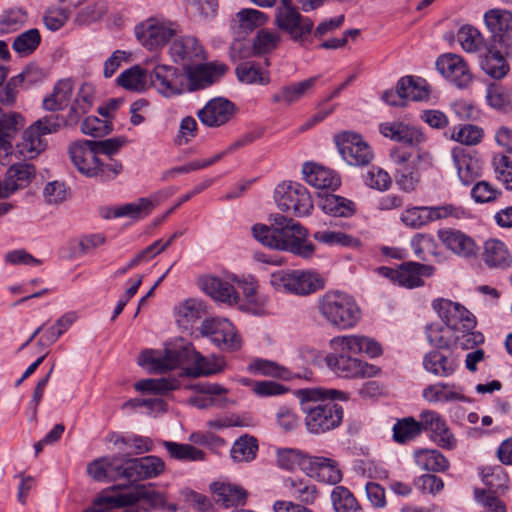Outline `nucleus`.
Returning <instances> with one entry per match:
<instances>
[{
    "label": "nucleus",
    "mask_w": 512,
    "mask_h": 512,
    "mask_svg": "<svg viewBox=\"0 0 512 512\" xmlns=\"http://www.w3.org/2000/svg\"><path fill=\"white\" fill-rule=\"evenodd\" d=\"M275 240L284 242L285 248H276L281 251H288L303 259H310L315 253V245L310 242L307 229L299 222L284 215L273 216Z\"/></svg>",
    "instance_id": "423d86ee"
},
{
    "label": "nucleus",
    "mask_w": 512,
    "mask_h": 512,
    "mask_svg": "<svg viewBox=\"0 0 512 512\" xmlns=\"http://www.w3.org/2000/svg\"><path fill=\"white\" fill-rule=\"evenodd\" d=\"M275 23L279 30L287 33L293 41H303L313 29V22L303 17L296 8L278 7Z\"/></svg>",
    "instance_id": "ddd939ff"
},
{
    "label": "nucleus",
    "mask_w": 512,
    "mask_h": 512,
    "mask_svg": "<svg viewBox=\"0 0 512 512\" xmlns=\"http://www.w3.org/2000/svg\"><path fill=\"white\" fill-rule=\"evenodd\" d=\"M423 365L426 371L441 377L452 375L457 367L454 359L446 357L438 351H432L425 355Z\"/></svg>",
    "instance_id": "58836bf2"
},
{
    "label": "nucleus",
    "mask_w": 512,
    "mask_h": 512,
    "mask_svg": "<svg viewBox=\"0 0 512 512\" xmlns=\"http://www.w3.org/2000/svg\"><path fill=\"white\" fill-rule=\"evenodd\" d=\"M416 464L423 470L442 472L449 467L448 460L436 449H420L414 454Z\"/></svg>",
    "instance_id": "a19ab883"
},
{
    "label": "nucleus",
    "mask_w": 512,
    "mask_h": 512,
    "mask_svg": "<svg viewBox=\"0 0 512 512\" xmlns=\"http://www.w3.org/2000/svg\"><path fill=\"white\" fill-rule=\"evenodd\" d=\"M322 208L325 213L335 217H349L355 212V205L352 201L333 194L325 197Z\"/></svg>",
    "instance_id": "5fc2aeb1"
},
{
    "label": "nucleus",
    "mask_w": 512,
    "mask_h": 512,
    "mask_svg": "<svg viewBox=\"0 0 512 512\" xmlns=\"http://www.w3.org/2000/svg\"><path fill=\"white\" fill-rule=\"evenodd\" d=\"M487 28L495 35L504 36L512 23V14L507 10L491 9L484 15Z\"/></svg>",
    "instance_id": "864d4df0"
},
{
    "label": "nucleus",
    "mask_w": 512,
    "mask_h": 512,
    "mask_svg": "<svg viewBox=\"0 0 512 512\" xmlns=\"http://www.w3.org/2000/svg\"><path fill=\"white\" fill-rule=\"evenodd\" d=\"M305 415L304 422L311 434H322L337 428L343 420V408L335 400H346L345 394L323 387L302 388L294 392Z\"/></svg>",
    "instance_id": "f03ea898"
},
{
    "label": "nucleus",
    "mask_w": 512,
    "mask_h": 512,
    "mask_svg": "<svg viewBox=\"0 0 512 512\" xmlns=\"http://www.w3.org/2000/svg\"><path fill=\"white\" fill-rule=\"evenodd\" d=\"M234 114V105L224 98L211 99L197 113L200 121L208 127H219L227 123Z\"/></svg>",
    "instance_id": "412c9836"
},
{
    "label": "nucleus",
    "mask_w": 512,
    "mask_h": 512,
    "mask_svg": "<svg viewBox=\"0 0 512 512\" xmlns=\"http://www.w3.org/2000/svg\"><path fill=\"white\" fill-rule=\"evenodd\" d=\"M318 314L338 330L354 328L361 319V309L353 296L340 290H329L317 299Z\"/></svg>",
    "instance_id": "20e7f679"
},
{
    "label": "nucleus",
    "mask_w": 512,
    "mask_h": 512,
    "mask_svg": "<svg viewBox=\"0 0 512 512\" xmlns=\"http://www.w3.org/2000/svg\"><path fill=\"white\" fill-rule=\"evenodd\" d=\"M398 89L405 97V103L408 100L423 101L429 97V86L422 78L406 76L398 81Z\"/></svg>",
    "instance_id": "ea45409f"
},
{
    "label": "nucleus",
    "mask_w": 512,
    "mask_h": 512,
    "mask_svg": "<svg viewBox=\"0 0 512 512\" xmlns=\"http://www.w3.org/2000/svg\"><path fill=\"white\" fill-rule=\"evenodd\" d=\"M138 364L155 372H165L185 365L186 373L193 377L212 375L222 371L221 364L210 362L188 343L173 344L166 347L164 353L144 350L138 357Z\"/></svg>",
    "instance_id": "7ed1b4c3"
},
{
    "label": "nucleus",
    "mask_w": 512,
    "mask_h": 512,
    "mask_svg": "<svg viewBox=\"0 0 512 512\" xmlns=\"http://www.w3.org/2000/svg\"><path fill=\"white\" fill-rule=\"evenodd\" d=\"M483 259L490 267L506 268L511 263L507 247L497 239H489L485 242Z\"/></svg>",
    "instance_id": "4c0bfd02"
},
{
    "label": "nucleus",
    "mask_w": 512,
    "mask_h": 512,
    "mask_svg": "<svg viewBox=\"0 0 512 512\" xmlns=\"http://www.w3.org/2000/svg\"><path fill=\"white\" fill-rule=\"evenodd\" d=\"M41 35L36 28L19 34L13 41L12 48L20 56L32 54L40 45Z\"/></svg>",
    "instance_id": "4d7b16f0"
},
{
    "label": "nucleus",
    "mask_w": 512,
    "mask_h": 512,
    "mask_svg": "<svg viewBox=\"0 0 512 512\" xmlns=\"http://www.w3.org/2000/svg\"><path fill=\"white\" fill-rule=\"evenodd\" d=\"M421 434L419 422L413 417L398 420L393 427V438L398 443H406Z\"/></svg>",
    "instance_id": "bf43d9fd"
},
{
    "label": "nucleus",
    "mask_w": 512,
    "mask_h": 512,
    "mask_svg": "<svg viewBox=\"0 0 512 512\" xmlns=\"http://www.w3.org/2000/svg\"><path fill=\"white\" fill-rule=\"evenodd\" d=\"M70 157L77 170L89 177L96 176L100 170V160L91 140L74 142L69 149Z\"/></svg>",
    "instance_id": "a211bd4d"
},
{
    "label": "nucleus",
    "mask_w": 512,
    "mask_h": 512,
    "mask_svg": "<svg viewBox=\"0 0 512 512\" xmlns=\"http://www.w3.org/2000/svg\"><path fill=\"white\" fill-rule=\"evenodd\" d=\"M35 175V168L29 163L11 165L0 181V196L10 197L18 189L27 186Z\"/></svg>",
    "instance_id": "aec40b11"
},
{
    "label": "nucleus",
    "mask_w": 512,
    "mask_h": 512,
    "mask_svg": "<svg viewBox=\"0 0 512 512\" xmlns=\"http://www.w3.org/2000/svg\"><path fill=\"white\" fill-rule=\"evenodd\" d=\"M268 17L261 11L256 9H242L236 14L234 20L238 23V29L241 32H250L255 28L262 26L266 23Z\"/></svg>",
    "instance_id": "052dcab7"
},
{
    "label": "nucleus",
    "mask_w": 512,
    "mask_h": 512,
    "mask_svg": "<svg viewBox=\"0 0 512 512\" xmlns=\"http://www.w3.org/2000/svg\"><path fill=\"white\" fill-rule=\"evenodd\" d=\"M429 156L430 155L427 152H418L416 157L412 159L413 165L396 169L395 179L400 189L406 192H410L415 189L419 182V173L416 166L420 161L429 159Z\"/></svg>",
    "instance_id": "e433bc0d"
},
{
    "label": "nucleus",
    "mask_w": 512,
    "mask_h": 512,
    "mask_svg": "<svg viewBox=\"0 0 512 512\" xmlns=\"http://www.w3.org/2000/svg\"><path fill=\"white\" fill-rule=\"evenodd\" d=\"M433 267L417 262H406L399 267L397 283L406 288H415L423 285L422 276H430Z\"/></svg>",
    "instance_id": "473e14b6"
},
{
    "label": "nucleus",
    "mask_w": 512,
    "mask_h": 512,
    "mask_svg": "<svg viewBox=\"0 0 512 512\" xmlns=\"http://www.w3.org/2000/svg\"><path fill=\"white\" fill-rule=\"evenodd\" d=\"M215 502L225 508L244 505L247 492L242 487L229 483L216 482L211 486Z\"/></svg>",
    "instance_id": "7c9ffc66"
},
{
    "label": "nucleus",
    "mask_w": 512,
    "mask_h": 512,
    "mask_svg": "<svg viewBox=\"0 0 512 512\" xmlns=\"http://www.w3.org/2000/svg\"><path fill=\"white\" fill-rule=\"evenodd\" d=\"M274 199L281 211L291 212L297 217L310 215L314 207L309 191L298 182L288 181L277 185Z\"/></svg>",
    "instance_id": "6e6552de"
},
{
    "label": "nucleus",
    "mask_w": 512,
    "mask_h": 512,
    "mask_svg": "<svg viewBox=\"0 0 512 512\" xmlns=\"http://www.w3.org/2000/svg\"><path fill=\"white\" fill-rule=\"evenodd\" d=\"M271 286L282 293L308 296L325 286L324 278L314 270L281 269L270 275Z\"/></svg>",
    "instance_id": "39448f33"
},
{
    "label": "nucleus",
    "mask_w": 512,
    "mask_h": 512,
    "mask_svg": "<svg viewBox=\"0 0 512 512\" xmlns=\"http://www.w3.org/2000/svg\"><path fill=\"white\" fill-rule=\"evenodd\" d=\"M199 284L201 289L216 301L229 305L239 303V291L236 290L235 285L228 281L214 276H204L200 278Z\"/></svg>",
    "instance_id": "b1692460"
},
{
    "label": "nucleus",
    "mask_w": 512,
    "mask_h": 512,
    "mask_svg": "<svg viewBox=\"0 0 512 512\" xmlns=\"http://www.w3.org/2000/svg\"><path fill=\"white\" fill-rule=\"evenodd\" d=\"M429 343L437 348H449L454 344V334L450 328L440 324H430L426 328Z\"/></svg>",
    "instance_id": "774afa93"
},
{
    "label": "nucleus",
    "mask_w": 512,
    "mask_h": 512,
    "mask_svg": "<svg viewBox=\"0 0 512 512\" xmlns=\"http://www.w3.org/2000/svg\"><path fill=\"white\" fill-rule=\"evenodd\" d=\"M248 371L254 375H262L266 377H273L280 380L289 381L294 378L311 379L312 372L305 371L303 375L294 374L288 368L270 360L255 359L248 365Z\"/></svg>",
    "instance_id": "a878e982"
},
{
    "label": "nucleus",
    "mask_w": 512,
    "mask_h": 512,
    "mask_svg": "<svg viewBox=\"0 0 512 512\" xmlns=\"http://www.w3.org/2000/svg\"><path fill=\"white\" fill-rule=\"evenodd\" d=\"M331 352L324 362L328 369L339 378L356 379L376 376L380 369L369 364L355 355L366 353L369 357L375 358L382 354L380 344L364 335H341L335 336L329 341Z\"/></svg>",
    "instance_id": "f257e3e1"
},
{
    "label": "nucleus",
    "mask_w": 512,
    "mask_h": 512,
    "mask_svg": "<svg viewBox=\"0 0 512 512\" xmlns=\"http://www.w3.org/2000/svg\"><path fill=\"white\" fill-rule=\"evenodd\" d=\"M284 487L298 504L312 505L318 498V489L310 481L299 477H288L284 480Z\"/></svg>",
    "instance_id": "c756f323"
},
{
    "label": "nucleus",
    "mask_w": 512,
    "mask_h": 512,
    "mask_svg": "<svg viewBox=\"0 0 512 512\" xmlns=\"http://www.w3.org/2000/svg\"><path fill=\"white\" fill-rule=\"evenodd\" d=\"M184 75L170 65L158 64L150 75L153 85L165 97H172L184 92Z\"/></svg>",
    "instance_id": "2eb2a0df"
},
{
    "label": "nucleus",
    "mask_w": 512,
    "mask_h": 512,
    "mask_svg": "<svg viewBox=\"0 0 512 512\" xmlns=\"http://www.w3.org/2000/svg\"><path fill=\"white\" fill-rule=\"evenodd\" d=\"M452 157L458 177L464 185H470L479 177L481 164L478 158L461 147L453 148Z\"/></svg>",
    "instance_id": "bb28decb"
},
{
    "label": "nucleus",
    "mask_w": 512,
    "mask_h": 512,
    "mask_svg": "<svg viewBox=\"0 0 512 512\" xmlns=\"http://www.w3.org/2000/svg\"><path fill=\"white\" fill-rule=\"evenodd\" d=\"M316 80L317 77H311L304 81L284 86L273 95L272 100L275 103L291 105L299 101L308 90L312 89Z\"/></svg>",
    "instance_id": "c9c22d12"
},
{
    "label": "nucleus",
    "mask_w": 512,
    "mask_h": 512,
    "mask_svg": "<svg viewBox=\"0 0 512 512\" xmlns=\"http://www.w3.org/2000/svg\"><path fill=\"white\" fill-rule=\"evenodd\" d=\"M196 64L195 67L190 65L185 68L189 90H198L210 86L216 81L217 77L223 75L227 70V66L224 64Z\"/></svg>",
    "instance_id": "393cba45"
},
{
    "label": "nucleus",
    "mask_w": 512,
    "mask_h": 512,
    "mask_svg": "<svg viewBox=\"0 0 512 512\" xmlns=\"http://www.w3.org/2000/svg\"><path fill=\"white\" fill-rule=\"evenodd\" d=\"M457 39L468 53L483 52L488 47L479 30L471 25L462 26L457 33Z\"/></svg>",
    "instance_id": "37998d69"
},
{
    "label": "nucleus",
    "mask_w": 512,
    "mask_h": 512,
    "mask_svg": "<svg viewBox=\"0 0 512 512\" xmlns=\"http://www.w3.org/2000/svg\"><path fill=\"white\" fill-rule=\"evenodd\" d=\"M149 78L147 70L135 65L123 71L117 83L127 90L141 92L147 88Z\"/></svg>",
    "instance_id": "79ce46f5"
},
{
    "label": "nucleus",
    "mask_w": 512,
    "mask_h": 512,
    "mask_svg": "<svg viewBox=\"0 0 512 512\" xmlns=\"http://www.w3.org/2000/svg\"><path fill=\"white\" fill-rule=\"evenodd\" d=\"M134 387L142 393L164 394L175 390L178 381L174 378L144 379L137 382Z\"/></svg>",
    "instance_id": "e2e57ef3"
},
{
    "label": "nucleus",
    "mask_w": 512,
    "mask_h": 512,
    "mask_svg": "<svg viewBox=\"0 0 512 512\" xmlns=\"http://www.w3.org/2000/svg\"><path fill=\"white\" fill-rule=\"evenodd\" d=\"M335 141L343 160L351 166L368 165L374 158L371 147L360 134L345 131L338 134Z\"/></svg>",
    "instance_id": "9d476101"
},
{
    "label": "nucleus",
    "mask_w": 512,
    "mask_h": 512,
    "mask_svg": "<svg viewBox=\"0 0 512 512\" xmlns=\"http://www.w3.org/2000/svg\"><path fill=\"white\" fill-rule=\"evenodd\" d=\"M436 68L441 75L458 88H466L473 76L467 62L454 53L443 54L436 61Z\"/></svg>",
    "instance_id": "4468645a"
},
{
    "label": "nucleus",
    "mask_w": 512,
    "mask_h": 512,
    "mask_svg": "<svg viewBox=\"0 0 512 512\" xmlns=\"http://www.w3.org/2000/svg\"><path fill=\"white\" fill-rule=\"evenodd\" d=\"M257 440L254 437H240L232 446L231 457L236 462H249L256 457Z\"/></svg>",
    "instance_id": "13d9d810"
},
{
    "label": "nucleus",
    "mask_w": 512,
    "mask_h": 512,
    "mask_svg": "<svg viewBox=\"0 0 512 512\" xmlns=\"http://www.w3.org/2000/svg\"><path fill=\"white\" fill-rule=\"evenodd\" d=\"M480 67L495 80L503 79L510 70L506 57L494 46H488L480 56Z\"/></svg>",
    "instance_id": "c85d7f7f"
},
{
    "label": "nucleus",
    "mask_w": 512,
    "mask_h": 512,
    "mask_svg": "<svg viewBox=\"0 0 512 512\" xmlns=\"http://www.w3.org/2000/svg\"><path fill=\"white\" fill-rule=\"evenodd\" d=\"M331 501L336 512H363L354 495L344 486L332 490Z\"/></svg>",
    "instance_id": "3c124183"
},
{
    "label": "nucleus",
    "mask_w": 512,
    "mask_h": 512,
    "mask_svg": "<svg viewBox=\"0 0 512 512\" xmlns=\"http://www.w3.org/2000/svg\"><path fill=\"white\" fill-rule=\"evenodd\" d=\"M40 134L32 125L25 130L20 144H18L19 153L24 158H35L45 149V142Z\"/></svg>",
    "instance_id": "49530a36"
},
{
    "label": "nucleus",
    "mask_w": 512,
    "mask_h": 512,
    "mask_svg": "<svg viewBox=\"0 0 512 512\" xmlns=\"http://www.w3.org/2000/svg\"><path fill=\"white\" fill-rule=\"evenodd\" d=\"M302 173L304 180L317 189L335 190L340 186V178L334 171L315 163H305Z\"/></svg>",
    "instance_id": "cd10ccee"
},
{
    "label": "nucleus",
    "mask_w": 512,
    "mask_h": 512,
    "mask_svg": "<svg viewBox=\"0 0 512 512\" xmlns=\"http://www.w3.org/2000/svg\"><path fill=\"white\" fill-rule=\"evenodd\" d=\"M200 333L223 351L233 352L241 347L240 336L226 318L205 319L200 326Z\"/></svg>",
    "instance_id": "1a4fd4ad"
},
{
    "label": "nucleus",
    "mask_w": 512,
    "mask_h": 512,
    "mask_svg": "<svg viewBox=\"0 0 512 512\" xmlns=\"http://www.w3.org/2000/svg\"><path fill=\"white\" fill-rule=\"evenodd\" d=\"M236 74L240 82L246 84L266 85L270 82L267 72L252 62H243L236 68Z\"/></svg>",
    "instance_id": "6e6d98bb"
},
{
    "label": "nucleus",
    "mask_w": 512,
    "mask_h": 512,
    "mask_svg": "<svg viewBox=\"0 0 512 512\" xmlns=\"http://www.w3.org/2000/svg\"><path fill=\"white\" fill-rule=\"evenodd\" d=\"M313 238L328 246L357 247L360 245L357 238L341 231H333L329 229L315 232L313 234Z\"/></svg>",
    "instance_id": "603ef678"
},
{
    "label": "nucleus",
    "mask_w": 512,
    "mask_h": 512,
    "mask_svg": "<svg viewBox=\"0 0 512 512\" xmlns=\"http://www.w3.org/2000/svg\"><path fill=\"white\" fill-rule=\"evenodd\" d=\"M24 118L17 112H12L0 118V150L8 151L11 148L12 135L22 128Z\"/></svg>",
    "instance_id": "c03bdc74"
},
{
    "label": "nucleus",
    "mask_w": 512,
    "mask_h": 512,
    "mask_svg": "<svg viewBox=\"0 0 512 512\" xmlns=\"http://www.w3.org/2000/svg\"><path fill=\"white\" fill-rule=\"evenodd\" d=\"M401 221L407 227L418 229L433 221L430 207H412L401 214Z\"/></svg>",
    "instance_id": "69168bd1"
},
{
    "label": "nucleus",
    "mask_w": 512,
    "mask_h": 512,
    "mask_svg": "<svg viewBox=\"0 0 512 512\" xmlns=\"http://www.w3.org/2000/svg\"><path fill=\"white\" fill-rule=\"evenodd\" d=\"M153 209V203L147 198H140L135 202L127 203L114 209L113 216L141 218L148 215Z\"/></svg>",
    "instance_id": "680f3d73"
},
{
    "label": "nucleus",
    "mask_w": 512,
    "mask_h": 512,
    "mask_svg": "<svg viewBox=\"0 0 512 512\" xmlns=\"http://www.w3.org/2000/svg\"><path fill=\"white\" fill-rule=\"evenodd\" d=\"M488 104L496 110L512 111V88L493 84L486 90Z\"/></svg>",
    "instance_id": "09e8293b"
},
{
    "label": "nucleus",
    "mask_w": 512,
    "mask_h": 512,
    "mask_svg": "<svg viewBox=\"0 0 512 512\" xmlns=\"http://www.w3.org/2000/svg\"><path fill=\"white\" fill-rule=\"evenodd\" d=\"M169 55L184 69L205 59L204 50L199 41L193 36H182L174 39L169 46Z\"/></svg>",
    "instance_id": "dca6fc26"
},
{
    "label": "nucleus",
    "mask_w": 512,
    "mask_h": 512,
    "mask_svg": "<svg viewBox=\"0 0 512 512\" xmlns=\"http://www.w3.org/2000/svg\"><path fill=\"white\" fill-rule=\"evenodd\" d=\"M379 131L384 137L411 147H419L426 141L421 130L399 121L381 123Z\"/></svg>",
    "instance_id": "6ab92c4d"
},
{
    "label": "nucleus",
    "mask_w": 512,
    "mask_h": 512,
    "mask_svg": "<svg viewBox=\"0 0 512 512\" xmlns=\"http://www.w3.org/2000/svg\"><path fill=\"white\" fill-rule=\"evenodd\" d=\"M177 314L187 323H194L207 314L206 304L199 299L190 298L183 301L177 308Z\"/></svg>",
    "instance_id": "0e129e2a"
},
{
    "label": "nucleus",
    "mask_w": 512,
    "mask_h": 512,
    "mask_svg": "<svg viewBox=\"0 0 512 512\" xmlns=\"http://www.w3.org/2000/svg\"><path fill=\"white\" fill-rule=\"evenodd\" d=\"M163 445L172 459L184 462L203 461L205 459V453L190 444L164 441Z\"/></svg>",
    "instance_id": "a18cd8bd"
},
{
    "label": "nucleus",
    "mask_w": 512,
    "mask_h": 512,
    "mask_svg": "<svg viewBox=\"0 0 512 512\" xmlns=\"http://www.w3.org/2000/svg\"><path fill=\"white\" fill-rule=\"evenodd\" d=\"M433 308L444 323L450 328L453 334L460 330L462 332L474 329L476 326L475 317L459 303L448 299H438L433 302Z\"/></svg>",
    "instance_id": "9b49d317"
},
{
    "label": "nucleus",
    "mask_w": 512,
    "mask_h": 512,
    "mask_svg": "<svg viewBox=\"0 0 512 512\" xmlns=\"http://www.w3.org/2000/svg\"><path fill=\"white\" fill-rule=\"evenodd\" d=\"M73 94V83L70 79L59 80L52 93L43 100V107L48 111H59L64 109L71 100Z\"/></svg>",
    "instance_id": "72a5a7b5"
},
{
    "label": "nucleus",
    "mask_w": 512,
    "mask_h": 512,
    "mask_svg": "<svg viewBox=\"0 0 512 512\" xmlns=\"http://www.w3.org/2000/svg\"><path fill=\"white\" fill-rule=\"evenodd\" d=\"M311 455H308L297 449H283L277 453L278 465L286 470L299 468L305 473V467L311 463Z\"/></svg>",
    "instance_id": "8fccbe9b"
},
{
    "label": "nucleus",
    "mask_w": 512,
    "mask_h": 512,
    "mask_svg": "<svg viewBox=\"0 0 512 512\" xmlns=\"http://www.w3.org/2000/svg\"><path fill=\"white\" fill-rule=\"evenodd\" d=\"M423 398L430 403L463 401L462 392L455 386L445 383H436L427 386L422 393Z\"/></svg>",
    "instance_id": "f704fd0d"
},
{
    "label": "nucleus",
    "mask_w": 512,
    "mask_h": 512,
    "mask_svg": "<svg viewBox=\"0 0 512 512\" xmlns=\"http://www.w3.org/2000/svg\"><path fill=\"white\" fill-rule=\"evenodd\" d=\"M179 32V25L163 16L150 17L135 26V35L149 50L163 48Z\"/></svg>",
    "instance_id": "0eeeda50"
},
{
    "label": "nucleus",
    "mask_w": 512,
    "mask_h": 512,
    "mask_svg": "<svg viewBox=\"0 0 512 512\" xmlns=\"http://www.w3.org/2000/svg\"><path fill=\"white\" fill-rule=\"evenodd\" d=\"M164 469V461L157 456L134 458L127 460L123 466H115V478L138 481L157 477Z\"/></svg>",
    "instance_id": "f8f14e48"
},
{
    "label": "nucleus",
    "mask_w": 512,
    "mask_h": 512,
    "mask_svg": "<svg viewBox=\"0 0 512 512\" xmlns=\"http://www.w3.org/2000/svg\"><path fill=\"white\" fill-rule=\"evenodd\" d=\"M438 238L447 249L458 256L469 258L478 253L479 247L474 239L460 230H439Z\"/></svg>",
    "instance_id": "4be33fe9"
},
{
    "label": "nucleus",
    "mask_w": 512,
    "mask_h": 512,
    "mask_svg": "<svg viewBox=\"0 0 512 512\" xmlns=\"http://www.w3.org/2000/svg\"><path fill=\"white\" fill-rule=\"evenodd\" d=\"M309 467H305V474L319 482L335 485L342 480V472L338 463L329 457L311 456Z\"/></svg>",
    "instance_id": "5701e85b"
},
{
    "label": "nucleus",
    "mask_w": 512,
    "mask_h": 512,
    "mask_svg": "<svg viewBox=\"0 0 512 512\" xmlns=\"http://www.w3.org/2000/svg\"><path fill=\"white\" fill-rule=\"evenodd\" d=\"M486 495H493L505 491L508 487V475L500 465L484 466L479 471Z\"/></svg>",
    "instance_id": "2f4dec72"
},
{
    "label": "nucleus",
    "mask_w": 512,
    "mask_h": 512,
    "mask_svg": "<svg viewBox=\"0 0 512 512\" xmlns=\"http://www.w3.org/2000/svg\"><path fill=\"white\" fill-rule=\"evenodd\" d=\"M115 466H121L116 456L102 457L91 462L87 467V472L96 481L112 480L116 479Z\"/></svg>",
    "instance_id": "de8ad7c7"
},
{
    "label": "nucleus",
    "mask_w": 512,
    "mask_h": 512,
    "mask_svg": "<svg viewBox=\"0 0 512 512\" xmlns=\"http://www.w3.org/2000/svg\"><path fill=\"white\" fill-rule=\"evenodd\" d=\"M27 76V72H21L12 77L5 85L0 86V103L2 105L8 107L15 105L17 96Z\"/></svg>",
    "instance_id": "338daca9"
},
{
    "label": "nucleus",
    "mask_w": 512,
    "mask_h": 512,
    "mask_svg": "<svg viewBox=\"0 0 512 512\" xmlns=\"http://www.w3.org/2000/svg\"><path fill=\"white\" fill-rule=\"evenodd\" d=\"M419 426L422 431H430L431 439L440 447L453 449L456 447V439L449 431L445 420L435 411L427 410L420 414Z\"/></svg>",
    "instance_id": "f3484780"
}]
</instances>
